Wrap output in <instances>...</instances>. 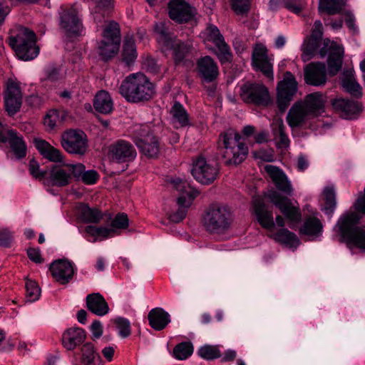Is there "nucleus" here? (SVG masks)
<instances>
[{
  "mask_svg": "<svg viewBox=\"0 0 365 365\" xmlns=\"http://www.w3.org/2000/svg\"><path fill=\"white\" fill-rule=\"evenodd\" d=\"M120 95L130 103H141L150 101L155 93V86L141 73L128 76L119 87Z\"/></svg>",
  "mask_w": 365,
  "mask_h": 365,
  "instance_id": "nucleus-1",
  "label": "nucleus"
},
{
  "mask_svg": "<svg viewBox=\"0 0 365 365\" xmlns=\"http://www.w3.org/2000/svg\"><path fill=\"white\" fill-rule=\"evenodd\" d=\"M159 128L151 123H146L136 125L132 129L131 138L140 153L148 158H158L163 148V143L158 134Z\"/></svg>",
  "mask_w": 365,
  "mask_h": 365,
  "instance_id": "nucleus-2",
  "label": "nucleus"
},
{
  "mask_svg": "<svg viewBox=\"0 0 365 365\" xmlns=\"http://www.w3.org/2000/svg\"><path fill=\"white\" fill-rule=\"evenodd\" d=\"M241 135L230 129L220 134L218 140V154L227 165L240 164L248 154V148L241 141Z\"/></svg>",
  "mask_w": 365,
  "mask_h": 365,
  "instance_id": "nucleus-3",
  "label": "nucleus"
},
{
  "mask_svg": "<svg viewBox=\"0 0 365 365\" xmlns=\"http://www.w3.org/2000/svg\"><path fill=\"white\" fill-rule=\"evenodd\" d=\"M234 222V215L227 206L212 204L205 210L203 225L211 234H221L229 230Z\"/></svg>",
  "mask_w": 365,
  "mask_h": 365,
  "instance_id": "nucleus-4",
  "label": "nucleus"
},
{
  "mask_svg": "<svg viewBox=\"0 0 365 365\" xmlns=\"http://www.w3.org/2000/svg\"><path fill=\"white\" fill-rule=\"evenodd\" d=\"M36 41L35 33L24 27L19 28L8 38L9 46L18 58L24 61L32 60L38 56L39 49L36 46Z\"/></svg>",
  "mask_w": 365,
  "mask_h": 365,
  "instance_id": "nucleus-5",
  "label": "nucleus"
},
{
  "mask_svg": "<svg viewBox=\"0 0 365 365\" xmlns=\"http://www.w3.org/2000/svg\"><path fill=\"white\" fill-rule=\"evenodd\" d=\"M359 220L360 216L357 213L349 212L339 218L336 227L349 244L365 250V230L358 226Z\"/></svg>",
  "mask_w": 365,
  "mask_h": 365,
  "instance_id": "nucleus-6",
  "label": "nucleus"
},
{
  "mask_svg": "<svg viewBox=\"0 0 365 365\" xmlns=\"http://www.w3.org/2000/svg\"><path fill=\"white\" fill-rule=\"evenodd\" d=\"M102 39L98 42L97 53L101 59L108 61L118 53L121 42L120 29L119 24L110 21L104 28Z\"/></svg>",
  "mask_w": 365,
  "mask_h": 365,
  "instance_id": "nucleus-7",
  "label": "nucleus"
},
{
  "mask_svg": "<svg viewBox=\"0 0 365 365\" xmlns=\"http://www.w3.org/2000/svg\"><path fill=\"white\" fill-rule=\"evenodd\" d=\"M200 36L205 43L211 42L215 44L216 46L215 53L222 64L232 61V54L230 48L225 41L223 36L216 26L207 25L206 29L201 32Z\"/></svg>",
  "mask_w": 365,
  "mask_h": 365,
  "instance_id": "nucleus-8",
  "label": "nucleus"
},
{
  "mask_svg": "<svg viewBox=\"0 0 365 365\" xmlns=\"http://www.w3.org/2000/svg\"><path fill=\"white\" fill-rule=\"evenodd\" d=\"M269 201L274 205L289 222L290 228H294L302 220V214L298 207L293 205L291 200L274 190H269L266 195Z\"/></svg>",
  "mask_w": 365,
  "mask_h": 365,
  "instance_id": "nucleus-9",
  "label": "nucleus"
},
{
  "mask_svg": "<svg viewBox=\"0 0 365 365\" xmlns=\"http://www.w3.org/2000/svg\"><path fill=\"white\" fill-rule=\"evenodd\" d=\"M240 97L248 104L265 107L271 103L268 88L262 83H245L240 88Z\"/></svg>",
  "mask_w": 365,
  "mask_h": 365,
  "instance_id": "nucleus-10",
  "label": "nucleus"
},
{
  "mask_svg": "<svg viewBox=\"0 0 365 365\" xmlns=\"http://www.w3.org/2000/svg\"><path fill=\"white\" fill-rule=\"evenodd\" d=\"M59 26L62 32L68 37L78 36L83 29L82 22L73 7L61 6Z\"/></svg>",
  "mask_w": 365,
  "mask_h": 365,
  "instance_id": "nucleus-11",
  "label": "nucleus"
},
{
  "mask_svg": "<svg viewBox=\"0 0 365 365\" xmlns=\"http://www.w3.org/2000/svg\"><path fill=\"white\" fill-rule=\"evenodd\" d=\"M219 172L217 164L207 160L204 157L199 156L193 161L191 173L199 182L209 185L214 182Z\"/></svg>",
  "mask_w": 365,
  "mask_h": 365,
  "instance_id": "nucleus-12",
  "label": "nucleus"
},
{
  "mask_svg": "<svg viewBox=\"0 0 365 365\" xmlns=\"http://www.w3.org/2000/svg\"><path fill=\"white\" fill-rule=\"evenodd\" d=\"M61 145L68 153L83 155L88 149L87 136L81 130H68L62 134Z\"/></svg>",
  "mask_w": 365,
  "mask_h": 365,
  "instance_id": "nucleus-13",
  "label": "nucleus"
},
{
  "mask_svg": "<svg viewBox=\"0 0 365 365\" xmlns=\"http://www.w3.org/2000/svg\"><path fill=\"white\" fill-rule=\"evenodd\" d=\"M277 89L278 107L283 110L287 108L297 91V82L291 72H285L284 78L278 83Z\"/></svg>",
  "mask_w": 365,
  "mask_h": 365,
  "instance_id": "nucleus-14",
  "label": "nucleus"
},
{
  "mask_svg": "<svg viewBox=\"0 0 365 365\" xmlns=\"http://www.w3.org/2000/svg\"><path fill=\"white\" fill-rule=\"evenodd\" d=\"M111 159L118 163H127L133 161L137 156L133 145L125 140H118L109 147Z\"/></svg>",
  "mask_w": 365,
  "mask_h": 365,
  "instance_id": "nucleus-15",
  "label": "nucleus"
},
{
  "mask_svg": "<svg viewBox=\"0 0 365 365\" xmlns=\"http://www.w3.org/2000/svg\"><path fill=\"white\" fill-rule=\"evenodd\" d=\"M168 8L170 18L179 24L188 22L195 14V8L185 0H170Z\"/></svg>",
  "mask_w": 365,
  "mask_h": 365,
  "instance_id": "nucleus-16",
  "label": "nucleus"
},
{
  "mask_svg": "<svg viewBox=\"0 0 365 365\" xmlns=\"http://www.w3.org/2000/svg\"><path fill=\"white\" fill-rule=\"evenodd\" d=\"M22 104V92L19 83L9 79L7 81L4 92V105L8 114L13 115L16 113Z\"/></svg>",
  "mask_w": 365,
  "mask_h": 365,
  "instance_id": "nucleus-17",
  "label": "nucleus"
},
{
  "mask_svg": "<svg viewBox=\"0 0 365 365\" xmlns=\"http://www.w3.org/2000/svg\"><path fill=\"white\" fill-rule=\"evenodd\" d=\"M49 269L52 277L61 284H68L73 277V264L66 259H58L52 262Z\"/></svg>",
  "mask_w": 365,
  "mask_h": 365,
  "instance_id": "nucleus-18",
  "label": "nucleus"
},
{
  "mask_svg": "<svg viewBox=\"0 0 365 365\" xmlns=\"http://www.w3.org/2000/svg\"><path fill=\"white\" fill-rule=\"evenodd\" d=\"M71 182V176L68 175L65 164L51 166L44 179V185L47 186L62 187Z\"/></svg>",
  "mask_w": 365,
  "mask_h": 365,
  "instance_id": "nucleus-19",
  "label": "nucleus"
},
{
  "mask_svg": "<svg viewBox=\"0 0 365 365\" xmlns=\"http://www.w3.org/2000/svg\"><path fill=\"white\" fill-rule=\"evenodd\" d=\"M196 69L201 79L206 83L215 81L219 76L217 63L210 56H205L197 59Z\"/></svg>",
  "mask_w": 365,
  "mask_h": 365,
  "instance_id": "nucleus-20",
  "label": "nucleus"
},
{
  "mask_svg": "<svg viewBox=\"0 0 365 365\" xmlns=\"http://www.w3.org/2000/svg\"><path fill=\"white\" fill-rule=\"evenodd\" d=\"M252 66L262 72L267 78H273V65L267 56L266 47L258 45L252 52Z\"/></svg>",
  "mask_w": 365,
  "mask_h": 365,
  "instance_id": "nucleus-21",
  "label": "nucleus"
},
{
  "mask_svg": "<svg viewBox=\"0 0 365 365\" xmlns=\"http://www.w3.org/2000/svg\"><path fill=\"white\" fill-rule=\"evenodd\" d=\"M304 81L312 86H319L327 82V68L323 63H311L304 69Z\"/></svg>",
  "mask_w": 365,
  "mask_h": 365,
  "instance_id": "nucleus-22",
  "label": "nucleus"
},
{
  "mask_svg": "<svg viewBox=\"0 0 365 365\" xmlns=\"http://www.w3.org/2000/svg\"><path fill=\"white\" fill-rule=\"evenodd\" d=\"M252 207L259 225L266 229H272L274 226L272 212L268 210L264 200L260 196L252 198Z\"/></svg>",
  "mask_w": 365,
  "mask_h": 365,
  "instance_id": "nucleus-23",
  "label": "nucleus"
},
{
  "mask_svg": "<svg viewBox=\"0 0 365 365\" xmlns=\"http://www.w3.org/2000/svg\"><path fill=\"white\" fill-rule=\"evenodd\" d=\"M312 118L313 117L303 106L302 101H298L291 107L286 118L288 125L292 128H295L303 127L306 125L307 120Z\"/></svg>",
  "mask_w": 365,
  "mask_h": 365,
  "instance_id": "nucleus-24",
  "label": "nucleus"
},
{
  "mask_svg": "<svg viewBox=\"0 0 365 365\" xmlns=\"http://www.w3.org/2000/svg\"><path fill=\"white\" fill-rule=\"evenodd\" d=\"M331 106L340 116L345 119H352L361 110V105L354 101L345 98H336L331 101Z\"/></svg>",
  "mask_w": 365,
  "mask_h": 365,
  "instance_id": "nucleus-25",
  "label": "nucleus"
},
{
  "mask_svg": "<svg viewBox=\"0 0 365 365\" xmlns=\"http://www.w3.org/2000/svg\"><path fill=\"white\" fill-rule=\"evenodd\" d=\"M165 48L171 51L172 58L177 65L185 61L191 52L192 45L190 41H183L174 38Z\"/></svg>",
  "mask_w": 365,
  "mask_h": 365,
  "instance_id": "nucleus-26",
  "label": "nucleus"
},
{
  "mask_svg": "<svg viewBox=\"0 0 365 365\" xmlns=\"http://www.w3.org/2000/svg\"><path fill=\"white\" fill-rule=\"evenodd\" d=\"M264 170L269 174L277 190L287 195L292 193L293 189L291 182L282 170L272 165H267Z\"/></svg>",
  "mask_w": 365,
  "mask_h": 365,
  "instance_id": "nucleus-27",
  "label": "nucleus"
},
{
  "mask_svg": "<svg viewBox=\"0 0 365 365\" xmlns=\"http://www.w3.org/2000/svg\"><path fill=\"white\" fill-rule=\"evenodd\" d=\"M86 332L80 327H71L64 331L62 335V344L67 350L71 351L81 344L86 339Z\"/></svg>",
  "mask_w": 365,
  "mask_h": 365,
  "instance_id": "nucleus-28",
  "label": "nucleus"
},
{
  "mask_svg": "<svg viewBox=\"0 0 365 365\" xmlns=\"http://www.w3.org/2000/svg\"><path fill=\"white\" fill-rule=\"evenodd\" d=\"M302 103L313 118L324 112L325 99L321 93L316 92L307 95Z\"/></svg>",
  "mask_w": 365,
  "mask_h": 365,
  "instance_id": "nucleus-29",
  "label": "nucleus"
},
{
  "mask_svg": "<svg viewBox=\"0 0 365 365\" xmlns=\"http://www.w3.org/2000/svg\"><path fill=\"white\" fill-rule=\"evenodd\" d=\"M149 325L155 331L163 330L170 322V315L161 307L152 309L148 314Z\"/></svg>",
  "mask_w": 365,
  "mask_h": 365,
  "instance_id": "nucleus-30",
  "label": "nucleus"
},
{
  "mask_svg": "<svg viewBox=\"0 0 365 365\" xmlns=\"http://www.w3.org/2000/svg\"><path fill=\"white\" fill-rule=\"evenodd\" d=\"M88 309L98 317H103L109 312V307L104 297L100 293H93L86 297Z\"/></svg>",
  "mask_w": 365,
  "mask_h": 365,
  "instance_id": "nucleus-31",
  "label": "nucleus"
},
{
  "mask_svg": "<svg viewBox=\"0 0 365 365\" xmlns=\"http://www.w3.org/2000/svg\"><path fill=\"white\" fill-rule=\"evenodd\" d=\"M6 139V142L9 143L10 148L16 159L21 160L26 157L27 146L22 135L16 130H11Z\"/></svg>",
  "mask_w": 365,
  "mask_h": 365,
  "instance_id": "nucleus-32",
  "label": "nucleus"
},
{
  "mask_svg": "<svg viewBox=\"0 0 365 365\" xmlns=\"http://www.w3.org/2000/svg\"><path fill=\"white\" fill-rule=\"evenodd\" d=\"M272 132L276 145L278 148H287L289 146L290 140L286 133V126L282 118L274 119L271 124Z\"/></svg>",
  "mask_w": 365,
  "mask_h": 365,
  "instance_id": "nucleus-33",
  "label": "nucleus"
},
{
  "mask_svg": "<svg viewBox=\"0 0 365 365\" xmlns=\"http://www.w3.org/2000/svg\"><path fill=\"white\" fill-rule=\"evenodd\" d=\"M35 146L44 158L51 162L61 163L63 158L61 152L42 139L35 140Z\"/></svg>",
  "mask_w": 365,
  "mask_h": 365,
  "instance_id": "nucleus-34",
  "label": "nucleus"
},
{
  "mask_svg": "<svg viewBox=\"0 0 365 365\" xmlns=\"http://www.w3.org/2000/svg\"><path fill=\"white\" fill-rule=\"evenodd\" d=\"M77 214L78 218L86 223H98L103 216L99 209L91 207L86 203H80L78 205Z\"/></svg>",
  "mask_w": 365,
  "mask_h": 365,
  "instance_id": "nucleus-35",
  "label": "nucleus"
},
{
  "mask_svg": "<svg viewBox=\"0 0 365 365\" xmlns=\"http://www.w3.org/2000/svg\"><path fill=\"white\" fill-rule=\"evenodd\" d=\"M323 225L322 222L316 217L309 216L305 218L302 225L299 228V232L302 235L312 237L313 238L319 237L322 235Z\"/></svg>",
  "mask_w": 365,
  "mask_h": 365,
  "instance_id": "nucleus-36",
  "label": "nucleus"
},
{
  "mask_svg": "<svg viewBox=\"0 0 365 365\" xmlns=\"http://www.w3.org/2000/svg\"><path fill=\"white\" fill-rule=\"evenodd\" d=\"M93 106L98 113H110L113 110V103L109 93L106 91H99L94 98Z\"/></svg>",
  "mask_w": 365,
  "mask_h": 365,
  "instance_id": "nucleus-37",
  "label": "nucleus"
},
{
  "mask_svg": "<svg viewBox=\"0 0 365 365\" xmlns=\"http://www.w3.org/2000/svg\"><path fill=\"white\" fill-rule=\"evenodd\" d=\"M173 188L180 193V196L185 195L187 197L188 204H192L194 199L198 195L199 192L192 188L189 182L185 180L180 178H174L170 181Z\"/></svg>",
  "mask_w": 365,
  "mask_h": 365,
  "instance_id": "nucleus-38",
  "label": "nucleus"
},
{
  "mask_svg": "<svg viewBox=\"0 0 365 365\" xmlns=\"http://www.w3.org/2000/svg\"><path fill=\"white\" fill-rule=\"evenodd\" d=\"M173 123L176 128L185 127L190 125L189 115L184 106L175 101L170 109Z\"/></svg>",
  "mask_w": 365,
  "mask_h": 365,
  "instance_id": "nucleus-39",
  "label": "nucleus"
},
{
  "mask_svg": "<svg viewBox=\"0 0 365 365\" xmlns=\"http://www.w3.org/2000/svg\"><path fill=\"white\" fill-rule=\"evenodd\" d=\"M81 351L83 365H101L100 356L91 342L86 343L81 348Z\"/></svg>",
  "mask_w": 365,
  "mask_h": 365,
  "instance_id": "nucleus-40",
  "label": "nucleus"
},
{
  "mask_svg": "<svg viewBox=\"0 0 365 365\" xmlns=\"http://www.w3.org/2000/svg\"><path fill=\"white\" fill-rule=\"evenodd\" d=\"M344 6V0H319V9L329 15H334L341 14Z\"/></svg>",
  "mask_w": 365,
  "mask_h": 365,
  "instance_id": "nucleus-41",
  "label": "nucleus"
},
{
  "mask_svg": "<svg viewBox=\"0 0 365 365\" xmlns=\"http://www.w3.org/2000/svg\"><path fill=\"white\" fill-rule=\"evenodd\" d=\"M137 58L135 41L132 38H126L123 45L122 59L126 66H130Z\"/></svg>",
  "mask_w": 365,
  "mask_h": 365,
  "instance_id": "nucleus-42",
  "label": "nucleus"
},
{
  "mask_svg": "<svg viewBox=\"0 0 365 365\" xmlns=\"http://www.w3.org/2000/svg\"><path fill=\"white\" fill-rule=\"evenodd\" d=\"M273 239L279 243L293 247L299 244V239L296 234L286 228H282L272 235Z\"/></svg>",
  "mask_w": 365,
  "mask_h": 365,
  "instance_id": "nucleus-43",
  "label": "nucleus"
},
{
  "mask_svg": "<svg viewBox=\"0 0 365 365\" xmlns=\"http://www.w3.org/2000/svg\"><path fill=\"white\" fill-rule=\"evenodd\" d=\"M284 7L288 11L295 14H300L304 10L306 3L304 0H280ZM277 0H270L269 6L272 9L277 8Z\"/></svg>",
  "mask_w": 365,
  "mask_h": 365,
  "instance_id": "nucleus-44",
  "label": "nucleus"
},
{
  "mask_svg": "<svg viewBox=\"0 0 365 365\" xmlns=\"http://www.w3.org/2000/svg\"><path fill=\"white\" fill-rule=\"evenodd\" d=\"M178 210L169 215L170 220L175 223L181 222L186 217L187 210L191 205L187 202V197L185 195L180 196L178 198Z\"/></svg>",
  "mask_w": 365,
  "mask_h": 365,
  "instance_id": "nucleus-45",
  "label": "nucleus"
},
{
  "mask_svg": "<svg viewBox=\"0 0 365 365\" xmlns=\"http://www.w3.org/2000/svg\"><path fill=\"white\" fill-rule=\"evenodd\" d=\"M324 205L322 208L324 212L331 217L336 206V194L334 188L327 187L324 191Z\"/></svg>",
  "mask_w": 365,
  "mask_h": 365,
  "instance_id": "nucleus-46",
  "label": "nucleus"
},
{
  "mask_svg": "<svg viewBox=\"0 0 365 365\" xmlns=\"http://www.w3.org/2000/svg\"><path fill=\"white\" fill-rule=\"evenodd\" d=\"M341 81L343 88L351 95L356 96H361V87L352 78L351 72L346 71Z\"/></svg>",
  "mask_w": 365,
  "mask_h": 365,
  "instance_id": "nucleus-47",
  "label": "nucleus"
},
{
  "mask_svg": "<svg viewBox=\"0 0 365 365\" xmlns=\"http://www.w3.org/2000/svg\"><path fill=\"white\" fill-rule=\"evenodd\" d=\"M193 345L190 341L178 344L173 349V356L178 360H185L193 353Z\"/></svg>",
  "mask_w": 365,
  "mask_h": 365,
  "instance_id": "nucleus-48",
  "label": "nucleus"
},
{
  "mask_svg": "<svg viewBox=\"0 0 365 365\" xmlns=\"http://www.w3.org/2000/svg\"><path fill=\"white\" fill-rule=\"evenodd\" d=\"M198 355L206 360H212L221 356V353L217 346L205 345L197 350Z\"/></svg>",
  "mask_w": 365,
  "mask_h": 365,
  "instance_id": "nucleus-49",
  "label": "nucleus"
},
{
  "mask_svg": "<svg viewBox=\"0 0 365 365\" xmlns=\"http://www.w3.org/2000/svg\"><path fill=\"white\" fill-rule=\"evenodd\" d=\"M110 228L113 229V235H118V230H125L129 226V219L124 212L118 213L111 221Z\"/></svg>",
  "mask_w": 365,
  "mask_h": 365,
  "instance_id": "nucleus-50",
  "label": "nucleus"
},
{
  "mask_svg": "<svg viewBox=\"0 0 365 365\" xmlns=\"http://www.w3.org/2000/svg\"><path fill=\"white\" fill-rule=\"evenodd\" d=\"M155 31L158 35V42L162 43L164 47L174 39L171 37L168 29L162 22L155 24Z\"/></svg>",
  "mask_w": 365,
  "mask_h": 365,
  "instance_id": "nucleus-51",
  "label": "nucleus"
},
{
  "mask_svg": "<svg viewBox=\"0 0 365 365\" xmlns=\"http://www.w3.org/2000/svg\"><path fill=\"white\" fill-rule=\"evenodd\" d=\"M113 322L118 330L119 335L122 338H127L131 334L130 322L128 319L118 317Z\"/></svg>",
  "mask_w": 365,
  "mask_h": 365,
  "instance_id": "nucleus-52",
  "label": "nucleus"
},
{
  "mask_svg": "<svg viewBox=\"0 0 365 365\" xmlns=\"http://www.w3.org/2000/svg\"><path fill=\"white\" fill-rule=\"evenodd\" d=\"M86 232L92 236L101 237L103 239H106L114 235L113 229L102 226L96 227L88 225L86 227Z\"/></svg>",
  "mask_w": 365,
  "mask_h": 365,
  "instance_id": "nucleus-53",
  "label": "nucleus"
},
{
  "mask_svg": "<svg viewBox=\"0 0 365 365\" xmlns=\"http://www.w3.org/2000/svg\"><path fill=\"white\" fill-rule=\"evenodd\" d=\"M319 43V41H315V39H312V38H309L308 41L305 44L303 49V53L302 55V58L304 61L310 60L314 56Z\"/></svg>",
  "mask_w": 365,
  "mask_h": 365,
  "instance_id": "nucleus-54",
  "label": "nucleus"
},
{
  "mask_svg": "<svg viewBox=\"0 0 365 365\" xmlns=\"http://www.w3.org/2000/svg\"><path fill=\"white\" fill-rule=\"evenodd\" d=\"M41 289L34 281L26 282V297L27 301L33 302L38 299Z\"/></svg>",
  "mask_w": 365,
  "mask_h": 365,
  "instance_id": "nucleus-55",
  "label": "nucleus"
},
{
  "mask_svg": "<svg viewBox=\"0 0 365 365\" xmlns=\"http://www.w3.org/2000/svg\"><path fill=\"white\" fill-rule=\"evenodd\" d=\"M65 165L66 170H68V175L71 176V181L72 182L73 178L80 180L86 169L85 166L82 163Z\"/></svg>",
  "mask_w": 365,
  "mask_h": 365,
  "instance_id": "nucleus-56",
  "label": "nucleus"
},
{
  "mask_svg": "<svg viewBox=\"0 0 365 365\" xmlns=\"http://www.w3.org/2000/svg\"><path fill=\"white\" fill-rule=\"evenodd\" d=\"M29 170L31 175L36 180H43L47 175L46 171L40 169L39 163L34 158L29 161Z\"/></svg>",
  "mask_w": 365,
  "mask_h": 365,
  "instance_id": "nucleus-57",
  "label": "nucleus"
},
{
  "mask_svg": "<svg viewBox=\"0 0 365 365\" xmlns=\"http://www.w3.org/2000/svg\"><path fill=\"white\" fill-rule=\"evenodd\" d=\"M232 9L237 14L247 13L250 8V0H230Z\"/></svg>",
  "mask_w": 365,
  "mask_h": 365,
  "instance_id": "nucleus-58",
  "label": "nucleus"
},
{
  "mask_svg": "<svg viewBox=\"0 0 365 365\" xmlns=\"http://www.w3.org/2000/svg\"><path fill=\"white\" fill-rule=\"evenodd\" d=\"M342 58L329 56L328 58V71L331 76L336 75L341 68Z\"/></svg>",
  "mask_w": 365,
  "mask_h": 365,
  "instance_id": "nucleus-59",
  "label": "nucleus"
},
{
  "mask_svg": "<svg viewBox=\"0 0 365 365\" xmlns=\"http://www.w3.org/2000/svg\"><path fill=\"white\" fill-rule=\"evenodd\" d=\"M59 113L56 110H51L44 118V125L50 129H53L58 121Z\"/></svg>",
  "mask_w": 365,
  "mask_h": 365,
  "instance_id": "nucleus-60",
  "label": "nucleus"
},
{
  "mask_svg": "<svg viewBox=\"0 0 365 365\" xmlns=\"http://www.w3.org/2000/svg\"><path fill=\"white\" fill-rule=\"evenodd\" d=\"M99 178L98 173L94 170H84L81 180L86 185L95 184Z\"/></svg>",
  "mask_w": 365,
  "mask_h": 365,
  "instance_id": "nucleus-61",
  "label": "nucleus"
},
{
  "mask_svg": "<svg viewBox=\"0 0 365 365\" xmlns=\"http://www.w3.org/2000/svg\"><path fill=\"white\" fill-rule=\"evenodd\" d=\"M12 240V234L9 230H0V247H10Z\"/></svg>",
  "mask_w": 365,
  "mask_h": 365,
  "instance_id": "nucleus-62",
  "label": "nucleus"
},
{
  "mask_svg": "<svg viewBox=\"0 0 365 365\" xmlns=\"http://www.w3.org/2000/svg\"><path fill=\"white\" fill-rule=\"evenodd\" d=\"M28 257L36 264H41L43 262V259L41 257V252L38 248H29L27 250Z\"/></svg>",
  "mask_w": 365,
  "mask_h": 365,
  "instance_id": "nucleus-63",
  "label": "nucleus"
},
{
  "mask_svg": "<svg viewBox=\"0 0 365 365\" xmlns=\"http://www.w3.org/2000/svg\"><path fill=\"white\" fill-rule=\"evenodd\" d=\"M322 24L320 21H316L314 24V27L312 31L310 38L315 39V41H321L323 36Z\"/></svg>",
  "mask_w": 365,
  "mask_h": 365,
  "instance_id": "nucleus-64",
  "label": "nucleus"
}]
</instances>
